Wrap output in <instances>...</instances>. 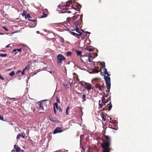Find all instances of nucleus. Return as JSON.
Wrapping results in <instances>:
<instances>
[{
	"mask_svg": "<svg viewBox=\"0 0 152 152\" xmlns=\"http://www.w3.org/2000/svg\"><path fill=\"white\" fill-rule=\"evenodd\" d=\"M102 140L103 141L101 144L102 152H110L112 149L110 138L107 136L104 135L102 137Z\"/></svg>",
	"mask_w": 152,
	"mask_h": 152,
	"instance_id": "obj_1",
	"label": "nucleus"
},
{
	"mask_svg": "<svg viewBox=\"0 0 152 152\" xmlns=\"http://www.w3.org/2000/svg\"><path fill=\"white\" fill-rule=\"evenodd\" d=\"M104 79L106 83V86L107 87L108 92H109V90L110 88V77L108 76H104Z\"/></svg>",
	"mask_w": 152,
	"mask_h": 152,
	"instance_id": "obj_2",
	"label": "nucleus"
},
{
	"mask_svg": "<svg viewBox=\"0 0 152 152\" xmlns=\"http://www.w3.org/2000/svg\"><path fill=\"white\" fill-rule=\"evenodd\" d=\"M65 60V58L62 55L59 54L57 57V63L58 64H61L63 61Z\"/></svg>",
	"mask_w": 152,
	"mask_h": 152,
	"instance_id": "obj_3",
	"label": "nucleus"
},
{
	"mask_svg": "<svg viewBox=\"0 0 152 152\" xmlns=\"http://www.w3.org/2000/svg\"><path fill=\"white\" fill-rule=\"evenodd\" d=\"M104 95H105V94L104 93L103 96L101 98V99H102V101L101 103H100V100H99V109L101 108L103 106V104L104 105H105V104L107 103V102H106V101H104L105 100V99L104 98V96H105Z\"/></svg>",
	"mask_w": 152,
	"mask_h": 152,
	"instance_id": "obj_4",
	"label": "nucleus"
},
{
	"mask_svg": "<svg viewBox=\"0 0 152 152\" xmlns=\"http://www.w3.org/2000/svg\"><path fill=\"white\" fill-rule=\"evenodd\" d=\"M58 7L59 8L61 9V12L62 13H64L66 12L67 11V10L66 9V7L65 5H59Z\"/></svg>",
	"mask_w": 152,
	"mask_h": 152,
	"instance_id": "obj_5",
	"label": "nucleus"
},
{
	"mask_svg": "<svg viewBox=\"0 0 152 152\" xmlns=\"http://www.w3.org/2000/svg\"><path fill=\"white\" fill-rule=\"evenodd\" d=\"M79 15H77L76 16H73L71 18L69 17L67 18V19H66L67 21L68 22H69V21L73 22L74 20H75L77 19L79 17Z\"/></svg>",
	"mask_w": 152,
	"mask_h": 152,
	"instance_id": "obj_6",
	"label": "nucleus"
},
{
	"mask_svg": "<svg viewBox=\"0 0 152 152\" xmlns=\"http://www.w3.org/2000/svg\"><path fill=\"white\" fill-rule=\"evenodd\" d=\"M44 105H45V104L42 103H40L38 104L37 108L39 110H42L43 111H44Z\"/></svg>",
	"mask_w": 152,
	"mask_h": 152,
	"instance_id": "obj_7",
	"label": "nucleus"
},
{
	"mask_svg": "<svg viewBox=\"0 0 152 152\" xmlns=\"http://www.w3.org/2000/svg\"><path fill=\"white\" fill-rule=\"evenodd\" d=\"M94 67V68L93 69L90 70V71L89 72L90 73H98L100 71V69H99V67Z\"/></svg>",
	"mask_w": 152,
	"mask_h": 152,
	"instance_id": "obj_8",
	"label": "nucleus"
},
{
	"mask_svg": "<svg viewBox=\"0 0 152 152\" xmlns=\"http://www.w3.org/2000/svg\"><path fill=\"white\" fill-rule=\"evenodd\" d=\"M61 127H56L53 132V134H56L58 133H60L63 132V131L61 129Z\"/></svg>",
	"mask_w": 152,
	"mask_h": 152,
	"instance_id": "obj_9",
	"label": "nucleus"
},
{
	"mask_svg": "<svg viewBox=\"0 0 152 152\" xmlns=\"http://www.w3.org/2000/svg\"><path fill=\"white\" fill-rule=\"evenodd\" d=\"M14 148L15 149L16 152H24L23 150H21L17 145H15Z\"/></svg>",
	"mask_w": 152,
	"mask_h": 152,
	"instance_id": "obj_10",
	"label": "nucleus"
},
{
	"mask_svg": "<svg viewBox=\"0 0 152 152\" xmlns=\"http://www.w3.org/2000/svg\"><path fill=\"white\" fill-rule=\"evenodd\" d=\"M53 107H54L56 108L57 109L59 110V112L60 113H61L62 111V110L61 109L60 107H58V104L56 102L54 104H53Z\"/></svg>",
	"mask_w": 152,
	"mask_h": 152,
	"instance_id": "obj_11",
	"label": "nucleus"
},
{
	"mask_svg": "<svg viewBox=\"0 0 152 152\" xmlns=\"http://www.w3.org/2000/svg\"><path fill=\"white\" fill-rule=\"evenodd\" d=\"M85 59H86V60L87 61L86 62H85V63L87 62V61H89V63H91V62H93V61H89V60H90L88 56H83V59H82L83 61V60H85ZM90 64H91L90 63L87 64V65L88 66H89V65H90Z\"/></svg>",
	"mask_w": 152,
	"mask_h": 152,
	"instance_id": "obj_12",
	"label": "nucleus"
},
{
	"mask_svg": "<svg viewBox=\"0 0 152 152\" xmlns=\"http://www.w3.org/2000/svg\"><path fill=\"white\" fill-rule=\"evenodd\" d=\"M85 89L88 91H90L91 89H93L92 87V85L89 83H88V85L86 86Z\"/></svg>",
	"mask_w": 152,
	"mask_h": 152,
	"instance_id": "obj_13",
	"label": "nucleus"
},
{
	"mask_svg": "<svg viewBox=\"0 0 152 152\" xmlns=\"http://www.w3.org/2000/svg\"><path fill=\"white\" fill-rule=\"evenodd\" d=\"M75 6L76 7H74V9L77 11H79L81 7V6L79 4L76 3Z\"/></svg>",
	"mask_w": 152,
	"mask_h": 152,
	"instance_id": "obj_14",
	"label": "nucleus"
},
{
	"mask_svg": "<svg viewBox=\"0 0 152 152\" xmlns=\"http://www.w3.org/2000/svg\"><path fill=\"white\" fill-rule=\"evenodd\" d=\"M100 115L102 118L103 120L105 121L106 120V115H107V114L105 115L103 112H102L100 114Z\"/></svg>",
	"mask_w": 152,
	"mask_h": 152,
	"instance_id": "obj_15",
	"label": "nucleus"
},
{
	"mask_svg": "<svg viewBox=\"0 0 152 152\" xmlns=\"http://www.w3.org/2000/svg\"><path fill=\"white\" fill-rule=\"evenodd\" d=\"M29 69V67H25L21 72V74L22 75H25L26 71L28 70Z\"/></svg>",
	"mask_w": 152,
	"mask_h": 152,
	"instance_id": "obj_16",
	"label": "nucleus"
},
{
	"mask_svg": "<svg viewBox=\"0 0 152 152\" xmlns=\"http://www.w3.org/2000/svg\"><path fill=\"white\" fill-rule=\"evenodd\" d=\"M102 68L103 69V70L104 72V73L105 74H106L107 76H109L110 75L108 73L107 69L105 68V67H102Z\"/></svg>",
	"mask_w": 152,
	"mask_h": 152,
	"instance_id": "obj_17",
	"label": "nucleus"
},
{
	"mask_svg": "<svg viewBox=\"0 0 152 152\" xmlns=\"http://www.w3.org/2000/svg\"><path fill=\"white\" fill-rule=\"evenodd\" d=\"M82 21V20H80V21H77V22H75V28L76 27V26H77V28H79L78 26V25H80Z\"/></svg>",
	"mask_w": 152,
	"mask_h": 152,
	"instance_id": "obj_18",
	"label": "nucleus"
},
{
	"mask_svg": "<svg viewBox=\"0 0 152 152\" xmlns=\"http://www.w3.org/2000/svg\"><path fill=\"white\" fill-rule=\"evenodd\" d=\"M95 86L96 87V88H98L99 90L101 91H103L102 89H101V86H100L99 84L96 83Z\"/></svg>",
	"mask_w": 152,
	"mask_h": 152,
	"instance_id": "obj_19",
	"label": "nucleus"
},
{
	"mask_svg": "<svg viewBox=\"0 0 152 152\" xmlns=\"http://www.w3.org/2000/svg\"><path fill=\"white\" fill-rule=\"evenodd\" d=\"M109 118L110 119V122L112 124H116L117 123V121L115 120H112V119L111 118L109 117Z\"/></svg>",
	"mask_w": 152,
	"mask_h": 152,
	"instance_id": "obj_20",
	"label": "nucleus"
},
{
	"mask_svg": "<svg viewBox=\"0 0 152 152\" xmlns=\"http://www.w3.org/2000/svg\"><path fill=\"white\" fill-rule=\"evenodd\" d=\"M108 111H110L112 107V105L111 103V101L110 102L109 104H108Z\"/></svg>",
	"mask_w": 152,
	"mask_h": 152,
	"instance_id": "obj_21",
	"label": "nucleus"
},
{
	"mask_svg": "<svg viewBox=\"0 0 152 152\" xmlns=\"http://www.w3.org/2000/svg\"><path fill=\"white\" fill-rule=\"evenodd\" d=\"M21 50H22L21 48H20L19 49H14L13 50L12 53H13V52H15L16 51H17L19 53H21Z\"/></svg>",
	"mask_w": 152,
	"mask_h": 152,
	"instance_id": "obj_22",
	"label": "nucleus"
},
{
	"mask_svg": "<svg viewBox=\"0 0 152 152\" xmlns=\"http://www.w3.org/2000/svg\"><path fill=\"white\" fill-rule=\"evenodd\" d=\"M85 50H87L89 52H92L93 50V49L90 46H89L88 47H86V48L85 49Z\"/></svg>",
	"mask_w": 152,
	"mask_h": 152,
	"instance_id": "obj_23",
	"label": "nucleus"
},
{
	"mask_svg": "<svg viewBox=\"0 0 152 152\" xmlns=\"http://www.w3.org/2000/svg\"><path fill=\"white\" fill-rule=\"evenodd\" d=\"M72 3V1H67L66 4L65 6L68 7H69L70 6V4Z\"/></svg>",
	"mask_w": 152,
	"mask_h": 152,
	"instance_id": "obj_24",
	"label": "nucleus"
},
{
	"mask_svg": "<svg viewBox=\"0 0 152 152\" xmlns=\"http://www.w3.org/2000/svg\"><path fill=\"white\" fill-rule=\"evenodd\" d=\"M76 31L78 33L80 34L81 33V34H82V33L80 31V29L79 28H77V26H76V27L75 28Z\"/></svg>",
	"mask_w": 152,
	"mask_h": 152,
	"instance_id": "obj_25",
	"label": "nucleus"
},
{
	"mask_svg": "<svg viewBox=\"0 0 152 152\" xmlns=\"http://www.w3.org/2000/svg\"><path fill=\"white\" fill-rule=\"evenodd\" d=\"M66 56H71L72 55V53L70 51L67 52L66 53Z\"/></svg>",
	"mask_w": 152,
	"mask_h": 152,
	"instance_id": "obj_26",
	"label": "nucleus"
},
{
	"mask_svg": "<svg viewBox=\"0 0 152 152\" xmlns=\"http://www.w3.org/2000/svg\"><path fill=\"white\" fill-rule=\"evenodd\" d=\"M75 51L77 52V53L78 56H81V52L80 50H76Z\"/></svg>",
	"mask_w": 152,
	"mask_h": 152,
	"instance_id": "obj_27",
	"label": "nucleus"
},
{
	"mask_svg": "<svg viewBox=\"0 0 152 152\" xmlns=\"http://www.w3.org/2000/svg\"><path fill=\"white\" fill-rule=\"evenodd\" d=\"M80 84L81 85V86H82L83 87H85V86H86V83L85 82L83 81L81 82Z\"/></svg>",
	"mask_w": 152,
	"mask_h": 152,
	"instance_id": "obj_28",
	"label": "nucleus"
},
{
	"mask_svg": "<svg viewBox=\"0 0 152 152\" xmlns=\"http://www.w3.org/2000/svg\"><path fill=\"white\" fill-rule=\"evenodd\" d=\"M69 107L68 106L67 107L66 109V113L67 115H69V113L68 112V111L69 110Z\"/></svg>",
	"mask_w": 152,
	"mask_h": 152,
	"instance_id": "obj_29",
	"label": "nucleus"
},
{
	"mask_svg": "<svg viewBox=\"0 0 152 152\" xmlns=\"http://www.w3.org/2000/svg\"><path fill=\"white\" fill-rule=\"evenodd\" d=\"M82 34H81V33H80L79 34H76L75 37H76L77 38L79 39L80 38V37L81 36Z\"/></svg>",
	"mask_w": 152,
	"mask_h": 152,
	"instance_id": "obj_30",
	"label": "nucleus"
},
{
	"mask_svg": "<svg viewBox=\"0 0 152 152\" xmlns=\"http://www.w3.org/2000/svg\"><path fill=\"white\" fill-rule=\"evenodd\" d=\"M101 66H105V63L104 62H99Z\"/></svg>",
	"mask_w": 152,
	"mask_h": 152,
	"instance_id": "obj_31",
	"label": "nucleus"
},
{
	"mask_svg": "<svg viewBox=\"0 0 152 152\" xmlns=\"http://www.w3.org/2000/svg\"><path fill=\"white\" fill-rule=\"evenodd\" d=\"M86 95L85 94H83V98H82V99H83L82 101L83 102H84L86 101Z\"/></svg>",
	"mask_w": 152,
	"mask_h": 152,
	"instance_id": "obj_32",
	"label": "nucleus"
},
{
	"mask_svg": "<svg viewBox=\"0 0 152 152\" xmlns=\"http://www.w3.org/2000/svg\"><path fill=\"white\" fill-rule=\"evenodd\" d=\"M26 13H27L26 12V11L23 10V12L22 13V16H26Z\"/></svg>",
	"mask_w": 152,
	"mask_h": 152,
	"instance_id": "obj_33",
	"label": "nucleus"
},
{
	"mask_svg": "<svg viewBox=\"0 0 152 152\" xmlns=\"http://www.w3.org/2000/svg\"><path fill=\"white\" fill-rule=\"evenodd\" d=\"M15 74V72L14 71H12L11 72L9 73V75L10 76H14Z\"/></svg>",
	"mask_w": 152,
	"mask_h": 152,
	"instance_id": "obj_34",
	"label": "nucleus"
},
{
	"mask_svg": "<svg viewBox=\"0 0 152 152\" xmlns=\"http://www.w3.org/2000/svg\"><path fill=\"white\" fill-rule=\"evenodd\" d=\"M13 45L11 44H10L8 45H7L5 47L6 48H9V47H13Z\"/></svg>",
	"mask_w": 152,
	"mask_h": 152,
	"instance_id": "obj_35",
	"label": "nucleus"
},
{
	"mask_svg": "<svg viewBox=\"0 0 152 152\" xmlns=\"http://www.w3.org/2000/svg\"><path fill=\"white\" fill-rule=\"evenodd\" d=\"M26 134L24 133H21V137L23 138H25Z\"/></svg>",
	"mask_w": 152,
	"mask_h": 152,
	"instance_id": "obj_36",
	"label": "nucleus"
},
{
	"mask_svg": "<svg viewBox=\"0 0 152 152\" xmlns=\"http://www.w3.org/2000/svg\"><path fill=\"white\" fill-rule=\"evenodd\" d=\"M70 33L72 35H73L74 36H76V34H77L74 32H72L71 31H70Z\"/></svg>",
	"mask_w": 152,
	"mask_h": 152,
	"instance_id": "obj_37",
	"label": "nucleus"
},
{
	"mask_svg": "<svg viewBox=\"0 0 152 152\" xmlns=\"http://www.w3.org/2000/svg\"><path fill=\"white\" fill-rule=\"evenodd\" d=\"M98 80H100V79L98 78H94L92 80V82H93V81L96 82Z\"/></svg>",
	"mask_w": 152,
	"mask_h": 152,
	"instance_id": "obj_38",
	"label": "nucleus"
},
{
	"mask_svg": "<svg viewBox=\"0 0 152 152\" xmlns=\"http://www.w3.org/2000/svg\"><path fill=\"white\" fill-rule=\"evenodd\" d=\"M43 15L42 17V18H45L47 16L48 14L46 13H43Z\"/></svg>",
	"mask_w": 152,
	"mask_h": 152,
	"instance_id": "obj_39",
	"label": "nucleus"
},
{
	"mask_svg": "<svg viewBox=\"0 0 152 152\" xmlns=\"http://www.w3.org/2000/svg\"><path fill=\"white\" fill-rule=\"evenodd\" d=\"M31 18V17L30 16V15L28 14H27V15L25 17V18L26 19L27 18Z\"/></svg>",
	"mask_w": 152,
	"mask_h": 152,
	"instance_id": "obj_40",
	"label": "nucleus"
},
{
	"mask_svg": "<svg viewBox=\"0 0 152 152\" xmlns=\"http://www.w3.org/2000/svg\"><path fill=\"white\" fill-rule=\"evenodd\" d=\"M7 56V54H0V56L2 57H6Z\"/></svg>",
	"mask_w": 152,
	"mask_h": 152,
	"instance_id": "obj_41",
	"label": "nucleus"
},
{
	"mask_svg": "<svg viewBox=\"0 0 152 152\" xmlns=\"http://www.w3.org/2000/svg\"><path fill=\"white\" fill-rule=\"evenodd\" d=\"M21 137V134H18L16 138L17 139H19Z\"/></svg>",
	"mask_w": 152,
	"mask_h": 152,
	"instance_id": "obj_42",
	"label": "nucleus"
},
{
	"mask_svg": "<svg viewBox=\"0 0 152 152\" xmlns=\"http://www.w3.org/2000/svg\"><path fill=\"white\" fill-rule=\"evenodd\" d=\"M81 31H82L83 33H86V34H88H88H90V32H88V31L85 32V31H84L82 29H81Z\"/></svg>",
	"mask_w": 152,
	"mask_h": 152,
	"instance_id": "obj_43",
	"label": "nucleus"
},
{
	"mask_svg": "<svg viewBox=\"0 0 152 152\" xmlns=\"http://www.w3.org/2000/svg\"><path fill=\"white\" fill-rule=\"evenodd\" d=\"M56 101L59 103H60V100L59 99H58V97H56Z\"/></svg>",
	"mask_w": 152,
	"mask_h": 152,
	"instance_id": "obj_44",
	"label": "nucleus"
},
{
	"mask_svg": "<svg viewBox=\"0 0 152 152\" xmlns=\"http://www.w3.org/2000/svg\"><path fill=\"white\" fill-rule=\"evenodd\" d=\"M111 100V99H110V97H109V98H108L106 101V102H107H107H108L109 101H110Z\"/></svg>",
	"mask_w": 152,
	"mask_h": 152,
	"instance_id": "obj_45",
	"label": "nucleus"
},
{
	"mask_svg": "<svg viewBox=\"0 0 152 152\" xmlns=\"http://www.w3.org/2000/svg\"><path fill=\"white\" fill-rule=\"evenodd\" d=\"M0 79L2 80H4V78L1 76L0 73Z\"/></svg>",
	"mask_w": 152,
	"mask_h": 152,
	"instance_id": "obj_46",
	"label": "nucleus"
},
{
	"mask_svg": "<svg viewBox=\"0 0 152 152\" xmlns=\"http://www.w3.org/2000/svg\"><path fill=\"white\" fill-rule=\"evenodd\" d=\"M4 117L3 116H1V115H0V120L4 121Z\"/></svg>",
	"mask_w": 152,
	"mask_h": 152,
	"instance_id": "obj_47",
	"label": "nucleus"
},
{
	"mask_svg": "<svg viewBox=\"0 0 152 152\" xmlns=\"http://www.w3.org/2000/svg\"><path fill=\"white\" fill-rule=\"evenodd\" d=\"M53 110H54V112L55 113V114H56V108L54 107H53Z\"/></svg>",
	"mask_w": 152,
	"mask_h": 152,
	"instance_id": "obj_48",
	"label": "nucleus"
},
{
	"mask_svg": "<svg viewBox=\"0 0 152 152\" xmlns=\"http://www.w3.org/2000/svg\"><path fill=\"white\" fill-rule=\"evenodd\" d=\"M29 63L30 64H29L28 65H27L26 66L28 67V66H32V65H31V64H32L31 62H29Z\"/></svg>",
	"mask_w": 152,
	"mask_h": 152,
	"instance_id": "obj_49",
	"label": "nucleus"
},
{
	"mask_svg": "<svg viewBox=\"0 0 152 152\" xmlns=\"http://www.w3.org/2000/svg\"><path fill=\"white\" fill-rule=\"evenodd\" d=\"M3 28L6 30L7 31H8V29L7 28L5 27H3Z\"/></svg>",
	"mask_w": 152,
	"mask_h": 152,
	"instance_id": "obj_50",
	"label": "nucleus"
},
{
	"mask_svg": "<svg viewBox=\"0 0 152 152\" xmlns=\"http://www.w3.org/2000/svg\"><path fill=\"white\" fill-rule=\"evenodd\" d=\"M101 89H102V88H104V84L102 85V86H101Z\"/></svg>",
	"mask_w": 152,
	"mask_h": 152,
	"instance_id": "obj_51",
	"label": "nucleus"
},
{
	"mask_svg": "<svg viewBox=\"0 0 152 152\" xmlns=\"http://www.w3.org/2000/svg\"><path fill=\"white\" fill-rule=\"evenodd\" d=\"M21 72V71L20 70H19L18 71L17 73H18L20 72Z\"/></svg>",
	"mask_w": 152,
	"mask_h": 152,
	"instance_id": "obj_52",
	"label": "nucleus"
},
{
	"mask_svg": "<svg viewBox=\"0 0 152 152\" xmlns=\"http://www.w3.org/2000/svg\"><path fill=\"white\" fill-rule=\"evenodd\" d=\"M32 21L33 22H35L37 21V20H36L34 19V20H32Z\"/></svg>",
	"mask_w": 152,
	"mask_h": 152,
	"instance_id": "obj_53",
	"label": "nucleus"
},
{
	"mask_svg": "<svg viewBox=\"0 0 152 152\" xmlns=\"http://www.w3.org/2000/svg\"><path fill=\"white\" fill-rule=\"evenodd\" d=\"M71 30L72 31H73L75 30V28H74L73 29H71Z\"/></svg>",
	"mask_w": 152,
	"mask_h": 152,
	"instance_id": "obj_54",
	"label": "nucleus"
},
{
	"mask_svg": "<svg viewBox=\"0 0 152 152\" xmlns=\"http://www.w3.org/2000/svg\"><path fill=\"white\" fill-rule=\"evenodd\" d=\"M66 12H67L68 13H71V12L70 11H68V10H67V11H66Z\"/></svg>",
	"mask_w": 152,
	"mask_h": 152,
	"instance_id": "obj_55",
	"label": "nucleus"
},
{
	"mask_svg": "<svg viewBox=\"0 0 152 152\" xmlns=\"http://www.w3.org/2000/svg\"><path fill=\"white\" fill-rule=\"evenodd\" d=\"M94 65H95V64H93V63L91 64V65H90V66H93Z\"/></svg>",
	"mask_w": 152,
	"mask_h": 152,
	"instance_id": "obj_56",
	"label": "nucleus"
},
{
	"mask_svg": "<svg viewBox=\"0 0 152 152\" xmlns=\"http://www.w3.org/2000/svg\"><path fill=\"white\" fill-rule=\"evenodd\" d=\"M70 63H71V64H73V62H69L68 64H69Z\"/></svg>",
	"mask_w": 152,
	"mask_h": 152,
	"instance_id": "obj_57",
	"label": "nucleus"
},
{
	"mask_svg": "<svg viewBox=\"0 0 152 152\" xmlns=\"http://www.w3.org/2000/svg\"><path fill=\"white\" fill-rule=\"evenodd\" d=\"M61 38V41H62V42H64V39L63 38Z\"/></svg>",
	"mask_w": 152,
	"mask_h": 152,
	"instance_id": "obj_58",
	"label": "nucleus"
},
{
	"mask_svg": "<svg viewBox=\"0 0 152 152\" xmlns=\"http://www.w3.org/2000/svg\"><path fill=\"white\" fill-rule=\"evenodd\" d=\"M50 120L52 121H53V122H55L54 120H53V119H52H52H50Z\"/></svg>",
	"mask_w": 152,
	"mask_h": 152,
	"instance_id": "obj_59",
	"label": "nucleus"
},
{
	"mask_svg": "<svg viewBox=\"0 0 152 152\" xmlns=\"http://www.w3.org/2000/svg\"><path fill=\"white\" fill-rule=\"evenodd\" d=\"M18 52L17 51H16V52H15V53H14V54H15H15H16L18 53Z\"/></svg>",
	"mask_w": 152,
	"mask_h": 152,
	"instance_id": "obj_60",
	"label": "nucleus"
},
{
	"mask_svg": "<svg viewBox=\"0 0 152 152\" xmlns=\"http://www.w3.org/2000/svg\"><path fill=\"white\" fill-rule=\"evenodd\" d=\"M83 16V15H82V16H81V15H80V19H81L80 20H81V19L82 20V18L81 19V17H82Z\"/></svg>",
	"mask_w": 152,
	"mask_h": 152,
	"instance_id": "obj_61",
	"label": "nucleus"
},
{
	"mask_svg": "<svg viewBox=\"0 0 152 152\" xmlns=\"http://www.w3.org/2000/svg\"><path fill=\"white\" fill-rule=\"evenodd\" d=\"M83 16V15H82V16H81V15H80V19H81L80 20H81V19L82 20V18L81 19V17H82Z\"/></svg>",
	"mask_w": 152,
	"mask_h": 152,
	"instance_id": "obj_62",
	"label": "nucleus"
},
{
	"mask_svg": "<svg viewBox=\"0 0 152 152\" xmlns=\"http://www.w3.org/2000/svg\"><path fill=\"white\" fill-rule=\"evenodd\" d=\"M67 84H66L65 83H64V86H67Z\"/></svg>",
	"mask_w": 152,
	"mask_h": 152,
	"instance_id": "obj_63",
	"label": "nucleus"
},
{
	"mask_svg": "<svg viewBox=\"0 0 152 152\" xmlns=\"http://www.w3.org/2000/svg\"><path fill=\"white\" fill-rule=\"evenodd\" d=\"M99 2H102V0H99Z\"/></svg>",
	"mask_w": 152,
	"mask_h": 152,
	"instance_id": "obj_64",
	"label": "nucleus"
}]
</instances>
